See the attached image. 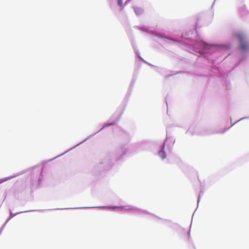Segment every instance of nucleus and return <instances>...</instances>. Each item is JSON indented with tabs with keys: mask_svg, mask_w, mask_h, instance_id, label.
<instances>
[{
	"mask_svg": "<svg viewBox=\"0 0 249 249\" xmlns=\"http://www.w3.org/2000/svg\"><path fill=\"white\" fill-rule=\"evenodd\" d=\"M159 155L162 159L165 158L166 154L163 150V147H162V150L159 152Z\"/></svg>",
	"mask_w": 249,
	"mask_h": 249,
	"instance_id": "obj_2",
	"label": "nucleus"
},
{
	"mask_svg": "<svg viewBox=\"0 0 249 249\" xmlns=\"http://www.w3.org/2000/svg\"><path fill=\"white\" fill-rule=\"evenodd\" d=\"M135 12L137 14H140L141 13V10L139 8H135Z\"/></svg>",
	"mask_w": 249,
	"mask_h": 249,
	"instance_id": "obj_3",
	"label": "nucleus"
},
{
	"mask_svg": "<svg viewBox=\"0 0 249 249\" xmlns=\"http://www.w3.org/2000/svg\"><path fill=\"white\" fill-rule=\"evenodd\" d=\"M235 36L238 38L240 42V49L243 51L249 49V45L246 40V37L242 33H238L235 34Z\"/></svg>",
	"mask_w": 249,
	"mask_h": 249,
	"instance_id": "obj_1",
	"label": "nucleus"
},
{
	"mask_svg": "<svg viewBox=\"0 0 249 249\" xmlns=\"http://www.w3.org/2000/svg\"><path fill=\"white\" fill-rule=\"evenodd\" d=\"M118 4L119 6L122 7L123 6L122 0H118Z\"/></svg>",
	"mask_w": 249,
	"mask_h": 249,
	"instance_id": "obj_4",
	"label": "nucleus"
}]
</instances>
